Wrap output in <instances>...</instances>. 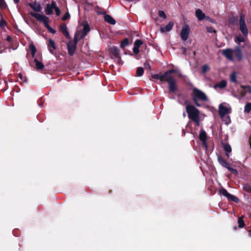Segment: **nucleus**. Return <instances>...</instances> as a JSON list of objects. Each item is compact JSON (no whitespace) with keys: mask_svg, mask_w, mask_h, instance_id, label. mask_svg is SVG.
Segmentation results:
<instances>
[{"mask_svg":"<svg viewBox=\"0 0 251 251\" xmlns=\"http://www.w3.org/2000/svg\"><path fill=\"white\" fill-rule=\"evenodd\" d=\"M152 78L159 79L161 82H167L168 83L169 92L175 93L178 90L176 81L172 75H170L167 72L163 74H157L151 75Z\"/></svg>","mask_w":251,"mask_h":251,"instance_id":"obj_1","label":"nucleus"},{"mask_svg":"<svg viewBox=\"0 0 251 251\" xmlns=\"http://www.w3.org/2000/svg\"><path fill=\"white\" fill-rule=\"evenodd\" d=\"M191 96L194 103L197 106H201V105L199 103L198 100H200L202 101H205L207 100V97L205 94L197 88H194L193 89Z\"/></svg>","mask_w":251,"mask_h":251,"instance_id":"obj_2","label":"nucleus"},{"mask_svg":"<svg viewBox=\"0 0 251 251\" xmlns=\"http://www.w3.org/2000/svg\"><path fill=\"white\" fill-rule=\"evenodd\" d=\"M30 15L36 18L39 22L43 23L45 26L47 28L50 32L52 34H55L56 33V30L53 29L49 25V18L48 17L38 13H34L33 12H31L30 13Z\"/></svg>","mask_w":251,"mask_h":251,"instance_id":"obj_3","label":"nucleus"},{"mask_svg":"<svg viewBox=\"0 0 251 251\" xmlns=\"http://www.w3.org/2000/svg\"><path fill=\"white\" fill-rule=\"evenodd\" d=\"M186 110L189 118L192 120L200 117L199 110L193 105H187Z\"/></svg>","mask_w":251,"mask_h":251,"instance_id":"obj_4","label":"nucleus"},{"mask_svg":"<svg viewBox=\"0 0 251 251\" xmlns=\"http://www.w3.org/2000/svg\"><path fill=\"white\" fill-rule=\"evenodd\" d=\"M218 162L219 163L224 167L227 169L232 174L234 175H238V172L237 170L235 169H234L230 166V164L226 161V159H225L223 157L221 156H218Z\"/></svg>","mask_w":251,"mask_h":251,"instance_id":"obj_5","label":"nucleus"},{"mask_svg":"<svg viewBox=\"0 0 251 251\" xmlns=\"http://www.w3.org/2000/svg\"><path fill=\"white\" fill-rule=\"evenodd\" d=\"M109 51L110 54L112 55L111 58L117 59V63L120 64L122 61L120 55V51L118 48L115 46L112 47L110 48Z\"/></svg>","mask_w":251,"mask_h":251,"instance_id":"obj_6","label":"nucleus"},{"mask_svg":"<svg viewBox=\"0 0 251 251\" xmlns=\"http://www.w3.org/2000/svg\"><path fill=\"white\" fill-rule=\"evenodd\" d=\"M240 29L243 35L247 36L248 34V30L245 23V18L243 15L241 16L239 20Z\"/></svg>","mask_w":251,"mask_h":251,"instance_id":"obj_7","label":"nucleus"},{"mask_svg":"<svg viewBox=\"0 0 251 251\" xmlns=\"http://www.w3.org/2000/svg\"><path fill=\"white\" fill-rule=\"evenodd\" d=\"M190 33V27L188 25H185L181 31L180 36L183 41H186L188 39Z\"/></svg>","mask_w":251,"mask_h":251,"instance_id":"obj_8","label":"nucleus"},{"mask_svg":"<svg viewBox=\"0 0 251 251\" xmlns=\"http://www.w3.org/2000/svg\"><path fill=\"white\" fill-rule=\"evenodd\" d=\"M76 45L75 43H72V41H69L67 44L68 54L70 56L74 55L76 49Z\"/></svg>","mask_w":251,"mask_h":251,"instance_id":"obj_9","label":"nucleus"},{"mask_svg":"<svg viewBox=\"0 0 251 251\" xmlns=\"http://www.w3.org/2000/svg\"><path fill=\"white\" fill-rule=\"evenodd\" d=\"M47 46L51 54H54V50L57 49V46L54 41L51 39H49L47 43Z\"/></svg>","mask_w":251,"mask_h":251,"instance_id":"obj_10","label":"nucleus"},{"mask_svg":"<svg viewBox=\"0 0 251 251\" xmlns=\"http://www.w3.org/2000/svg\"><path fill=\"white\" fill-rule=\"evenodd\" d=\"M242 90L240 91L242 97H244L247 93L251 94V86L249 85H240Z\"/></svg>","mask_w":251,"mask_h":251,"instance_id":"obj_11","label":"nucleus"},{"mask_svg":"<svg viewBox=\"0 0 251 251\" xmlns=\"http://www.w3.org/2000/svg\"><path fill=\"white\" fill-rule=\"evenodd\" d=\"M233 51L230 49H226L222 51V54L223 55H224L227 59L231 61L233 60Z\"/></svg>","mask_w":251,"mask_h":251,"instance_id":"obj_12","label":"nucleus"},{"mask_svg":"<svg viewBox=\"0 0 251 251\" xmlns=\"http://www.w3.org/2000/svg\"><path fill=\"white\" fill-rule=\"evenodd\" d=\"M55 3L54 1H52L51 4H47L45 10L47 15H50L52 14L53 9L55 7Z\"/></svg>","mask_w":251,"mask_h":251,"instance_id":"obj_13","label":"nucleus"},{"mask_svg":"<svg viewBox=\"0 0 251 251\" xmlns=\"http://www.w3.org/2000/svg\"><path fill=\"white\" fill-rule=\"evenodd\" d=\"M60 30L62 34L66 37L67 39H70L71 37L66 25L65 24H62L60 26Z\"/></svg>","mask_w":251,"mask_h":251,"instance_id":"obj_14","label":"nucleus"},{"mask_svg":"<svg viewBox=\"0 0 251 251\" xmlns=\"http://www.w3.org/2000/svg\"><path fill=\"white\" fill-rule=\"evenodd\" d=\"M229 113L228 109L223 106L222 104H220L219 107V114L221 117H224Z\"/></svg>","mask_w":251,"mask_h":251,"instance_id":"obj_15","label":"nucleus"},{"mask_svg":"<svg viewBox=\"0 0 251 251\" xmlns=\"http://www.w3.org/2000/svg\"><path fill=\"white\" fill-rule=\"evenodd\" d=\"M174 23L173 22H170L165 27H161L160 32L163 33L164 32H168L171 30L173 27Z\"/></svg>","mask_w":251,"mask_h":251,"instance_id":"obj_16","label":"nucleus"},{"mask_svg":"<svg viewBox=\"0 0 251 251\" xmlns=\"http://www.w3.org/2000/svg\"><path fill=\"white\" fill-rule=\"evenodd\" d=\"M30 6L34 11L39 12L41 10V6L40 4L37 3L36 2L29 3L28 4Z\"/></svg>","mask_w":251,"mask_h":251,"instance_id":"obj_17","label":"nucleus"},{"mask_svg":"<svg viewBox=\"0 0 251 251\" xmlns=\"http://www.w3.org/2000/svg\"><path fill=\"white\" fill-rule=\"evenodd\" d=\"M90 30V28L88 24H85L83 26L82 31L80 35V38H84Z\"/></svg>","mask_w":251,"mask_h":251,"instance_id":"obj_18","label":"nucleus"},{"mask_svg":"<svg viewBox=\"0 0 251 251\" xmlns=\"http://www.w3.org/2000/svg\"><path fill=\"white\" fill-rule=\"evenodd\" d=\"M233 51L234 56L237 58L238 60H241L242 59V53L240 48L239 47H237Z\"/></svg>","mask_w":251,"mask_h":251,"instance_id":"obj_19","label":"nucleus"},{"mask_svg":"<svg viewBox=\"0 0 251 251\" xmlns=\"http://www.w3.org/2000/svg\"><path fill=\"white\" fill-rule=\"evenodd\" d=\"M196 16L199 21H202L205 18V14L200 9L196 11Z\"/></svg>","mask_w":251,"mask_h":251,"instance_id":"obj_20","label":"nucleus"},{"mask_svg":"<svg viewBox=\"0 0 251 251\" xmlns=\"http://www.w3.org/2000/svg\"><path fill=\"white\" fill-rule=\"evenodd\" d=\"M104 20L105 22L111 25H115L116 24V21L110 15L106 14L104 17Z\"/></svg>","mask_w":251,"mask_h":251,"instance_id":"obj_21","label":"nucleus"},{"mask_svg":"<svg viewBox=\"0 0 251 251\" xmlns=\"http://www.w3.org/2000/svg\"><path fill=\"white\" fill-rule=\"evenodd\" d=\"M224 151H226V154L227 158L229 157V153L231 151V148L227 143L223 144Z\"/></svg>","mask_w":251,"mask_h":251,"instance_id":"obj_22","label":"nucleus"},{"mask_svg":"<svg viewBox=\"0 0 251 251\" xmlns=\"http://www.w3.org/2000/svg\"><path fill=\"white\" fill-rule=\"evenodd\" d=\"M34 61L35 63V68L37 70H42L44 68V65L41 62L38 61L37 58H35Z\"/></svg>","mask_w":251,"mask_h":251,"instance_id":"obj_23","label":"nucleus"},{"mask_svg":"<svg viewBox=\"0 0 251 251\" xmlns=\"http://www.w3.org/2000/svg\"><path fill=\"white\" fill-rule=\"evenodd\" d=\"M226 85H227V82H226V80H222L220 82L216 83L214 85V88H219L220 89H224L226 86Z\"/></svg>","mask_w":251,"mask_h":251,"instance_id":"obj_24","label":"nucleus"},{"mask_svg":"<svg viewBox=\"0 0 251 251\" xmlns=\"http://www.w3.org/2000/svg\"><path fill=\"white\" fill-rule=\"evenodd\" d=\"M199 138L201 141L207 140L206 133L204 130H201Z\"/></svg>","mask_w":251,"mask_h":251,"instance_id":"obj_25","label":"nucleus"},{"mask_svg":"<svg viewBox=\"0 0 251 251\" xmlns=\"http://www.w3.org/2000/svg\"><path fill=\"white\" fill-rule=\"evenodd\" d=\"M227 199L229 201H232L236 203L238 202L239 201V200L238 198L230 194H229Z\"/></svg>","mask_w":251,"mask_h":251,"instance_id":"obj_26","label":"nucleus"},{"mask_svg":"<svg viewBox=\"0 0 251 251\" xmlns=\"http://www.w3.org/2000/svg\"><path fill=\"white\" fill-rule=\"evenodd\" d=\"M237 76L236 73L235 72H232L229 76V79L231 82L236 83L237 82Z\"/></svg>","mask_w":251,"mask_h":251,"instance_id":"obj_27","label":"nucleus"},{"mask_svg":"<svg viewBox=\"0 0 251 251\" xmlns=\"http://www.w3.org/2000/svg\"><path fill=\"white\" fill-rule=\"evenodd\" d=\"M129 44V40L127 38H125L122 41L120 47L122 49H124L126 46H127Z\"/></svg>","mask_w":251,"mask_h":251,"instance_id":"obj_28","label":"nucleus"},{"mask_svg":"<svg viewBox=\"0 0 251 251\" xmlns=\"http://www.w3.org/2000/svg\"><path fill=\"white\" fill-rule=\"evenodd\" d=\"M238 227L239 228L243 227L245 224L244 221L243 220V217H239L238 219Z\"/></svg>","mask_w":251,"mask_h":251,"instance_id":"obj_29","label":"nucleus"},{"mask_svg":"<svg viewBox=\"0 0 251 251\" xmlns=\"http://www.w3.org/2000/svg\"><path fill=\"white\" fill-rule=\"evenodd\" d=\"M219 192L220 195H222L226 198H227V197L229 195V193L225 188L220 189L219 191Z\"/></svg>","mask_w":251,"mask_h":251,"instance_id":"obj_30","label":"nucleus"},{"mask_svg":"<svg viewBox=\"0 0 251 251\" xmlns=\"http://www.w3.org/2000/svg\"><path fill=\"white\" fill-rule=\"evenodd\" d=\"M29 49L31 51V53L32 55V57H34L35 56V52L36 51V48L35 46L33 44H31L29 45Z\"/></svg>","mask_w":251,"mask_h":251,"instance_id":"obj_31","label":"nucleus"},{"mask_svg":"<svg viewBox=\"0 0 251 251\" xmlns=\"http://www.w3.org/2000/svg\"><path fill=\"white\" fill-rule=\"evenodd\" d=\"M144 72V70L142 67H139L136 70V76H141Z\"/></svg>","mask_w":251,"mask_h":251,"instance_id":"obj_32","label":"nucleus"},{"mask_svg":"<svg viewBox=\"0 0 251 251\" xmlns=\"http://www.w3.org/2000/svg\"><path fill=\"white\" fill-rule=\"evenodd\" d=\"M251 111V103H247L244 108V112L245 113H249Z\"/></svg>","mask_w":251,"mask_h":251,"instance_id":"obj_33","label":"nucleus"},{"mask_svg":"<svg viewBox=\"0 0 251 251\" xmlns=\"http://www.w3.org/2000/svg\"><path fill=\"white\" fill-rule=\"evenodd\" d=\"M143 44V42L141 40L137 39L134 43V47L139 48Z\"/></svg>","mask_w":251,"mask_h":251,"instance_id":"obj_34","label":"nucleus"},{"mask_svg":"<svg viewBox=\"0 0 251 251\" xmlns=\"http://www.w3.org/2000/svg\"><path fill=\"white\" fill-rule=\"evenodd\" d=\"M81 38H80V36L78 37V35L77 33H76L75 35L74 40L72 41V43H75V44L77 45V42L79 40H80Z\"/></svg>","mask_w":251,"mask_h":251,"instance_id":"obj_35","label":"nucleus"},{"mask_svg":"<svg viewBox=\"0 0 251 251\" xmlns=\"http://www.w3.org/2000/svg\"><path fill=\"white\" fill-rule=\"evenodd\" d=\"M209 69V67L208 65L205 64L202 66V73H206Z\"/></svg>","mask_w":251,"mask_h":251,"instance_id":"obj_36","label":"nucleus"},{"mask_svg":"<svg viewBox=\"0 0 251 251\" xmlns=\"http://www.w3.org/2000/svg\"><path fill=\"white\" fill-rule=\"evenodd\" d=\"M7 25V22L3 19L1 18L0 21V27L4 28Z\"/></svg>","mask_w":251,"mask_h":251,"instance_id":"obj_37","label":"nucleus"},{"mask_svg":"<svg viewBox=\"0 0 251 251\" xmlns=\"http://www.w3.org/2000/svg\"><path fill=\"white\" fill-rule=\"evenodd\" d=\"M158 15L160 17L163 18L164 19L166 18V15L165 12L162 10H159L158 11Z\"/></svg>","mask_w":251,"mask_h":251,"instance_id":"obj_38","label":"nucleus"},{"mask_svg":"<svg viewBox=\"0 0 251 251\" xmlns=\"http://www.w3.org/2000/svg\"><path fill=\"white\" fill-rule=\"evenodd\" d=\"M70 17V15L68 12H66L64 15L63 16L62 20L63 21H66L68 20Z\"/></svg>","mask_w":251,"mask_h":251,"instance_id":"obj_39","label":"nucleus"},{"mask_svg":"<svg viewBox=\"0 0 251 251\" xmlns=\"http://www.w3.org/2000/svg\"><path fill=\"white\" fill-rule=\"evenodd\" d=\"M53 9H54L56 15L57 16H59L60 14V12H60V10L59 8L56 6V3H55V7L53 8Z\"/></svg>","mask_w":251,"mask_h":251,"instance_id":"obj_40","label":"nucleus"},{"mask_svg":"<svg viewBox=\"0 0 251 251\" xmlns=\"http://www.w3.org/2000/svg\"><path fill=\"white\" fill-rule=\"evenodd\" d=\"M6 6V4L4 0H0V7L1 8H4Z\"/></svg>","mask_w":251,"mask_h":251,"instance_id":"obj_41","label":"nucleus"},{"mask_svg":"<svg viewBox=\"0 0 251 251\" xmlns=\"http://www.w3.org/2000/svg\"><path fill=\"white\" fill-rule=\"evenodd\" d=\"M166 72L170 75H172V74L176 73L177 72V70L176 69H171L167 71Z\"/></svg>","mask_w":251,"mask_h":251,"instance_id":"obj_42","label":"nucleus"},{"mask_svg":"<svg viewBox=\"0 0 251 251\" xmlns=\"http://www.w3.org/2000/svg\"><path fill=\"white\" fill-rule=\"evenodd\" d=\"M245 40L244 37H237L236 39V41L238 42L239 43L244 42Z\"/></svg>","mask_w":251,"mask_h":251,"instance_id":"obj_43","label":"nucleus"},{"mask_svg":"<svg viewBox=\"0 0 251 251\" xmlns=\"http://www.w3.org/2000/svg\"><path fill=\"white\" fill-rule=\"evenodd\" d=\"M18 77L19 78L22 80V81H26V79L25 77H24L23 75L21 73L19 74L18 75Z\"/></svg>","mask_w":251,"mask_h":251,"instance_id":"obj_44","label":"nucleus"},{"mask_svg":"<svg viewBox=\"0 0 251 251\" xmlns=\"http://www.w3.org/2000/svg\"><path fill=\"white\" fill-rule=\"evenodd\" d=\"M133 51L135 54H138L140 52L139 48L134 47L133 48Z\"/></svg>","mask_w":251,"mask_h":251,"instance_id":"obj_45","label":"nucleus"},{"mask_svg":"<svg viewBox=\"0 0 251 251\" xmlns=\"http://www.w3.org/2000/svg\"><path fill=\"white\" fill-rule=\"evenodd\" d=\"M202 142V146L205 148V149L206 150L207 149V143L206 142V140L201 141Z\"/></svg>","mask_w":251,"mask_h":251,"instance_id":"obj_46","label":"nucleus"},{"mask_svg":"<svg viewBox=\"0 0 251 251\" xmlns=\"http://www.w3.org/2000/svg\"><path fill=\"white\" fill-rule=\"evenodd\" d=\"M192 121L196 123L197 126L200 125V117L197 118L196 119L193 120Z\"/></svg>","mask_w":251,"mask_h":251,"instance_id":"obj_47","label":"nucleus"},{"mask_svg":"<svg viewBox=\"0 0 251 251\" xmlns=\"http://www.w3.org/2000/svg\"><path fill=\"white\" fill-rule=\"evenodd\" d=\"M246 190L250 193H251V186L248 185L246 187Z\"/></svg>","mask_w":251,"mask_h":251,"instance_id":"obj_48","label":"nucleus"},{"mask_svg":"<svg viewBox=\"0 0 251 251\" xmlns=\"http://www.w3.org/2000/svg\"><path fill=\"white\" fill-rule=\"evenodd\" d=\"M207 31H208L209 32H210V33H212V32H216V31L214 30V29L213 27H209V28L208 29Z\"/></svg>","mask_w":251,"mask_h":251,"instance_id":"obj_49","label":"nucleus"},{"mask_svg":"<svg viewBox=\"0 0 251 251\" xmlns=\"http://www.w3.org/2000/svg\"><path fill=\"white\" fill-rule=\"evenodd\" d=\"M6 40L8 42H11L12 41V39L10 36H8L7 37Z\"/></svg>","mask_w":251,"mask_h":251,"instance_id":"obj_50","label":"nucleus"},{"mask_svg":"<svg viewBox=\"0 0 251 251\" xmlns=\"http://www.w3.org/2000/svg\"><path fill=\"white\" fill-rule=\"evenodd\" d=\"M145 66L146 67H148L149 68V69H150V70L151 69V66H150V65L148 63H145Z\"/></svg>","mask_w":251,"mask_h":251,"instance_id":"obj_51","label":"nucleus"},{"mask_svg":"<svg viewBox=\"0 0 251 251\" xmlns=\"http://www.w3.org/2000/svg\"><path fill=\"white\" fill-rule=\"evenodd\" d=\"M15 3L17 4L19 2L20 0H13Z\"/></svg>","mask_w":251,"mask_h":251,"instance_id":"obj_52","label":"nucleus"},{"mask_svg":"<svg viewBox=\"0 0 251 251\" xmlns=\"http://www.w3.org/2000/svg\"><path fill=\"white\" fill-rule=\"evenodd\" d=\"M248 234L250 237H251V230L248 231Z\"/></svg>","mask_w":251,"mask_h":251,"instance_id":"obj_53","label":"nucleus"},{"mask_svg":"<svg viewBox=\"0 0 251 251\" xmlns=\"http://www.w3.org/2000/svg\"><path fill=\"white\" fill-rule=\"evenodd\" d=\"M249 142H250V147H251V137H250Z\"/></svg>","mask_w":251,"mask_h":251,"instance_id":"obj_54","label":"nucleus"},{"mask_svg":"<svg viewBox=\"0 0 251 251\" xmlns=\"http://www.w3.org/2000/svg\"><path fill=\"white\" fill-rule=\"evenodd\" d=\"M182 132H183L184 135L185 134V130L184 129L182 130Z\"/></svg>","mask_w":251,"mask_h":251,"instance_id":"obj_55","label":"nucleus"},{"mask_svg":"<svg viewBox=\"0 0 251 251\" xmlns=\"http://www.w3.org/2000/svg\"><path fill=\"white\" fill-rule=\"evenodd\" d=\"M178 76H179V77H182V75H181V74H179L178 75Z\"/></svg>","mask_w":251,"mask_h":251,"instance_id":"obj_56","label":"nucleus"},{"mask_svg":"<svg viewBox=\"0 0 251 251\" xmlns=\"http://www.w3.org/2000/svg\"><path fill=\"white\" fill-rule=\"evenodd\" d=\"M234 229L235 230H236V229H237V227H236V226H234Z\"/></svg>","mask_w":251,"mask_h":251,"instance_id":"obj_57","label":"nucleus"},{"mask_svg":"<svg viewBox=\"0 0 251 251\" xmlns=\"http://www.w3.org/2000/svg\"><path fill=\"white\" fill-rule=\"evenodd\" d=\"M183 50H184V51L185 50V48H183Z\"/></svg>","mask_w":251,"mask_h":251,"instance_id":"obj_58","label":"nucleus"}]
</instances>
